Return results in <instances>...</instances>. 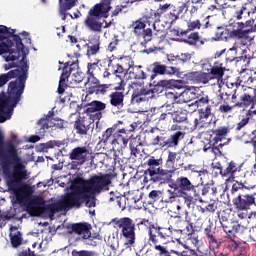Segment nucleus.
Here are the masks:
<instances>
[{
	"label": "nucleus",
	"instance_id": "nucleus-20",
	"mask_svg": "<svg viewBox=\"0 0 256 256\" xmlns=\"http://www.w3.org/2000/svg\"><path fill=\"white\" fill-rule=\"evenodd\" d=\"M221 228H223V232L228 235L229 238H235L236 234L241 229V224L234 221H227L225 218H221Z\"/></svg>",
	"mask_w": 256,
	"mask_h": 256
},
{
	"label": "nucleus",
	"instance_id": "nucleus-4",
	"mask_svg": "<svg viewBox=\"0 0 256 256\" xmlns=\"http://www.w3.org/2000/svg\"><path fill=\"white\" fill-rule=\"evenodd\" d=\"M112 1L114 0H101L99 3H96L91 7L84 22L88 30L93 33L103 32V22L99 20L109 18V13L112 9Z\"/></svg>",
	"mask_w": 256,
	"mask_h": 256
},
{
	"label": "nucleus",
	"instance_id": "nucleus-54",
	"mask_svg": "<svg viewBox=\"0 0 256 256\" xmlns=\"http://www.w3.org/2000/svg\"><path fill=\"white\" fill-rule=\"evenodd\" d=\"M128 6L127 4H118L115 6L114 10L112 11V17H117L121 13H127Z\"/></svg>",
	"mask_w": 256,
	"mask_h": 256
},
{
	"label": "nucleus",
	"instance_id": "nucleus-58",
	"mask_svg": "<svg viewBox=\"0 0 256 256\" xmlns=\"http://www.w3.org/2000/svg\"><path fill=\"white\" fill-rule=\"evenodd\" d=\"M135 35L138 37H142L144 39V42H142V44H147L149 41L152 40V30L150 28L143 30L141 34H135Z\"/></svg>",
	"mask_w": 256,
	"mask_h": 256
},
{
	"label": "nucleus",
	"instance_id": "nucleus-53",
	"mask_svg": "<svg viewBox=\"0 0 256 256\" xmlns=\"http://www.w3.org/2000/svg\"><path fill=\"white\" fill-rule=\"evenodd\" d=\"M72 256H98V253H96L93 250H76L73 249L71 252Z\"/></svg>",
	"mask_w": 256,
	"mask_h": 256
},
{
	"label": "nucleus",
	"instance_id": "nucleus-55",
	"mask_svg": "<svg viewBox=\"0 0 256 256\" xmlns=\"http://www.w3.org/2000/svg\"><path fill=\"white\" fill-rule=\"evenodd\" d=\"M190 60H191V55L189 53L168 58V61H180L183 64H185L186 62H189Z\"/></svg>",
	"mask_w": 256,
	"mask_h": 256
},
{
	"label": "nucleus",
	"instance_id": "nucleus-15",
	"mask_svg": "<svg viewBox=\"0 0 256 256\" xmlns=\"http://www.w3.org/2000/svg\"><path fill=\"white\" fill-rule=\"evenodd\" d=\"M106 110V103L98 100H94L86 104V115H91L93 121H99L103 118V113L101 111Z\"/></svg>",
	"mask_w": 256,
	"mask_h": 256
},
{
	"label": "nucleus",
	"instance_id": "nucleus-59",
	"mask_svg": "<svg viewBox=\"0 0 256 256\" xmlns=\"http://www.w3.org/2000/svg\"><path fill=\"white\" fill-rule=\"evenodd\" d=\"M242 75L243 73L237 78L236 87L241 86V84H246V82L250 84L254 83V78L249 76V74H247V77Z\"/></svg>",
	"mask_w": 256,
	"mask_h": 256
},
{
	"label": "nucleus",
	"instance_id": "nucleus-30",
	"mask_svg": "<svg viewBox=\"0 0 256 256\" xmlns=\"http://www.w3.org/2000/svg\"><path fill=\"white\" fill-rule=\"evenodd\" d=\"M73 129L77 135L86 136L88 135V131H90V125H87L85 120L78 118L73 122Z\"/></svg>",
	"mask_w": 256,
	"mask_h": 256
},
{
	"label": "nucleus",
	"instance_id": "nucleus-64",
	"mask_svg": "<svg viewBox=\"0 0 256 256\" xmlns=\"http://www.w3.org/2000/svg\"><path fill=\"white\" fill-rule=\"evenodd\" d=\"M249 121H250V117L249 116H244L241 119V121L236 124L235 130L237 132H240L243 128H245L249 124Z\"/></svg>",
	"mask_w": 256,
	"mask_h": 256
},
{
	"label": "nucleus",
	"instance_id": "nucleus-7",
	"mask_svg": "<svg viewBox=\"0 0 256 256\" xmlns=\"http://www.w3.org/2000/svg\"><path fill=\"white\" fill-rule=\"evenodd\" d=\"M186 133L184 131H176L170 136H166L164 133L155 136L152 139V146H159V148H177L180 145V141L185 139Z\"/></svg>",
	"mask_w": 256,
	"mask_h": 256
},
{
	"label": "nucleus",
	"instance_id": "nucleus-43",
	"mask_svg": "<svg viewBox=\"0 0 256 256\" xmlns=\"http://www.w3.org/2000/svg\"><path fill=\"white\" fill-rule=\"evenodd\" d=\"M116 202L118 209L125 210L127 208V198L125 196L110 197V202Z\"/></svg>",
	"mask_w": 256,
	"mask_h": 256
},
{
	"label": "nucleus",
	"instance_id": "nucleus-1",
	"mask_svg": "<svg viewBox=\"0 0 256 256\" xmlns=\"http://www.w3.org/2000/svg\"><path fill=\"white\" fill-rule=\"evenodd\" d=\"M25 46L21 36L16 34V29H11L5 25H0V56H4L5 61H15L25 54Z\"/></svg>",
	"mask_w": 256,
	"mask_h": 256
},
{
	"label": "nucleus",
	"instance_id": "nucleus-25",
	"mask_svg": "<svg viewBox=\"0 0 256 256\" xmlns=\"http://www.w3.org/2000/svg\"><path fill=\"white\" fill-rule=\"evenodd\" d=\"M204 235L208 239V244L213 249H219L221 246V242L215 238V231H213V224H208L207 227L204 228Z\"/></svg>",
	"mask_w": 256,
	"mask_h": 256
},
{
	"label": "nucleus",
	"instance_id": "nucleus-11",
	"mask_svg": "<svg viewBox=\"0 0 256 256\" xmlns=\"http://www.w3.org/2000/svg\"><path fill=\"white\" fill-rule=\"evenodd\" d=\"M168 184V187H170L173 190L189 193L193 192L196 188L200 187L201 184H193L187 177L180 176L176 178V180H172L170 182H166Z\"/></svg>",
	"mask_w": 256,
	"mask_h": 256
},
{
	"label": "nucleus",
	"instance_id": "nucleus-10",
	"mask_svg": "<svg viewBox=\"0 0 256 256\" xmlns=\"http://www.w3.org/2000/svg\"><path fill=\"white\" fill-rule=\"evenodd\" d=\"M255 196V193L241 192V194H237L236 197L232 198V205H234L237 212L249 211L250 207L256 204Z\"/></svg>",
	"mask_w": 256,
	"mask_h": 256
},
{
	"label": "nucleus",
	"instance_id": "nucleus-19",
	"mask_svg": "<svg viewBox=\"0 0 256 256\" xmlns=\"http://www.w3.org/2000/svg\"><path fill=\"white\" fill-rule=\"evenodd\" d=\"M90 155V150L86 146L73 148L69 153V159L72 161H78L79 165H83L87 162V158Z\"/></svg>",
	"mask_w": 256,
	"mask_h": 256
},
{
	"label": "nucleus",
	"instance_id": "nucleus-41",
	"mask_svg": "<svg viewBox=\"0 0 256 256\" xmlns=\"http://www.w3.org/2000/svg\"><path fill=\"white\" fill-rule=\"evenodd\" d=\"M112 69H114L113 74L115 77L120 79L123 83V79H125V76L128 74V71H130V68L120 67V66H112Z\"/></svg>",
	"mask_w": 256,
	"mask_h": 256
},
{
	"label": "nucleus",
	"instance_id": "nucleus-51",
	"mask_svg": "<svg viewBox=\"0 0 256 256\" xmlns=\"http://www.w3.org/2000/svg\"><path fill=\"white\" fill-rule=\"evenodd\" d=\"M245 189H246V186H244V184L236 182L232 184L231 194L233 196H237L238 194H241V193H247Z\"/></svg>",
	"mask_w": 256,
	"mask_h": 256
},
{
	"label": "nucleus",
	"instance_id": "nucleus-16",
	"mask_svg": "<svg viewBox=\"0 0 256 256\" xmlns=\"http://www.w3.org/2000/svg\"><path fill=\"white\" fill-rule=\"evenodd\" d=\"M250 30L239 31L229 29H221V31L216 32V38L220 41H228L229 39H247Z\"/></svg>",
	"mask_w": 256,
	"mask_h": 256
},
{
	"label": "nucleus",
	"instance_id": "nucleus-17",
	"mask_svg": "<svg viewBox=\"0 0 256 256\" xmlns=\"http://www.w3.org/2000/svg\"><path fill=\"white\" fill-rule=\"evenodd\" d=\"M226 165V168L221 169L220 176L228 177L226 181H232L234 178H236V174L241 172L242 164H238V162L235 161H229Z\"/></svg>",
	"mask_w": 256,
	"mask_h": 256
},
{
	"label": "nucleus",
	"instance_id": "nucleus-44",
	"mask_svg": "<svg viewBox=\"0 0 256 256\" xmlns=\"http://www.w3.org/2000/svg\"><path fill=\"white\" fill-rule=\"evenodd\" d=\"M171 116H173V121L176 123H183L188 120V113L186 110H178Z\"/></svg>",
	"mask_w": 256,
	"mask_h": 256
},
{
	"label": "nucleus",
	"instance_id": "nucleus-62",
	"mask_svg": "<svg viewBox=\"0 0 256 256\" xmlns=\"http://www.w3.org/2000/svg\"><path fill=\"white\" fill-rule=\"evenodd\" d=\"M154 113H155V115L159 116V118H155L156 120H158V122L169 120L170 114L162 113L161 108H154Z\"/></svg>",
	"mask_w": 256,
	"mask_h": 256
},
{
	"label": "nucleus",
	"instance_id": "nucleus-47",
	"mask_svg": "<svg viewBox=\"0 0 256 256\" xmlns=\"http://www.w3.org/2000/svg\"><path fill=\"white\" fill-rule=\"evenodd\" d=\"M125 198L129 202L136 204L141 200V194L139 193L138 190H133L131 192H128Z\"/></svg>",
	"mask_w": 256,
	"mask_h": 256
},
{
	"label": "nucleus",
	"instance_id": "nucleus-32",
	"mask_svg": "<svg viewBox=\"0 0 256 256\" xmlns=\"http://www.w3.org/2000/svg\"><path fill=\"white\" fill-rule=\"evenodd\" d=\"M160 17H162L161 14H157L154 10H149L144 13L143 17L136 20V22L151 24L159 21Z\"/></svg>",
	"mask_w": 256,
	"mask_h": 256
},
{
	"label": "nucleus",
	"instance_id": "nucleus-34",
	"mask_svg": "<svg viewBox=\"0 0 256 256\" xmlns=\"http://www.w3.org/2000/svg\"><path fill=\"white\" fill-rule=\"evenodd\" d=\"M250 141H245V144L252 145L253 148V155L255 156V163L252 166V175L256 176V122H255V128L250 132L249 134Z\"/></svg>",
	"mask_w": 256,
	"mask_h": 256
},
{
	"label": "nucleus",
	"instance_id": "nucleus-52",
	"mask_svg": "<svg viewBox=\"0 0 256 256\" xmlns=\"http://www.w3.org/2000/svg\"><path fill=\"white\" fill-rule=\"evenodd\" d=\"M145 165H147V167H149V169H156L158 168L160 165H162V159H156V157L151 156L149 159H147Z\"/></svg>",
	"mask_w": 256,
	"mask_h": 256
},
{
	"label": "nucleus",
	"instance_id": "nucleus-9",
	"mask_svg": "<svg viewBox=\"0 0 256 256\" xmlns=\"http://www.w3.org/2000/svg\"><path fill=\"white\" fill-rule=\"evenodd\" d=\"M67 230H69V234H75L82 237V240L90 241L87 244L91 246H96L93 240L99 239V234H91V225L89 223H75L67 227Z\"/></svg>",
	"mask_w": 256,
	"mask_h": 256
},
{
	"label": "nucleus",
	"instance_id": "nucleus-18",
	"mask_svg": "<svg viewBox=\"0 0 256 256\" xmlns=\"http://www.w3.org/2000/svg\"><path fill=\"white\" fill-rule=\"evenodd\" d=\"M196 138L199 139L202 144H204V151H208L209 149H212V151L219 152V148L217 144L220 143V141H215L213 139L212 134L206 131H202L199 134H197Z\"/></svg>",
	"mask_w": 256,
	"mask_h": 256
},
{
	"label": "nucleus",
	"instance_id": "nucleus-23",
	"mask_svg": "<svg viewBox=\"0 0 256 256\" xmlns=\"http://www.w3.org/2000/svg\"><path fill=\"white\" fill-rule=\"evenodd\" d=\"M152 229H154L155 234L152 232ZM149 231H151L152 234L155 235L156 239L160 238L162 240H168L172 238V230L170 228L159 227L152 224L149 226Z\"/></svg>",
	"mask_w": 256,
	"mask_h": 256
},
{
	"label": "nucleus",
	"instance_id": "nucleus-31",
	"mask_svg": "<svg viewBox=\"0 0 256 256\" xmlns=\"http://www.w3.org/2000/svg\"><path fill=\"white\" fill-rule=\"evenodd\" d=\"M99 46H101V41H99V38L90 39L88 44H86V56H96V54L99 53Z\"/></svg>",
	"mask_w": 256,
	"mask_h": 256
},
{
	"label": "nucleus",
	"instance_id": "nucleus-50",
	"mask_svg": "<svg viewBox=\"0 0 256 256\" xmlns=\"http://www.w3.org/2000/svg\"><path fill=\"white\" fill-rule=\"evenodd\" d=\"M181 156L174 151H168V157H167V161L166 164L167 166H174L175 162H177L178 160H180Z\"/></svg>",
	"mask_w": 256,
	"mask_h": 256
},
{
	"label": "nucleus",
	"instance_id": "nucleus-13",
	"mask_svg": "<svg viewBox=\"0 0 256 256\" xmlns=\"http://www.w3.org/2000/svg\"><path fill=\"white\" fill-rule=\"evenodd\" d=\"M79 69V63L77 62H65L64 67L62 68L61 78L59 79V86L57 87V93L62 95L66 91V79L70 77L73 71Z\"/></svg>",
	"mask_w": 256,
	"mask_h": 256
},
{
	"label": "nucleus",
	"instance_id": "nucleus-57",
	"mask_svg": "<svg viewBox=\"0 0 256 256\" xmlns=\"http://www.w3.org/2000/svg\"><path fill=\"white\" fill-rule=\"evenodd\" d=\"M236 107L238 106H234V105L230 106L228 105V103H223L218 107V112L224 115H228L229 113L233 112V109Z\"/></svg>",
	"mask_w": 256,
	"mask_h": 256
},
{
	"label": "nucleus",
	"instance_id": "nucleus-35",
	"mask_svg": "<svg viewBox=\"0 0 256 256\" xmlns=\"http://www.w3.org/2000/svg\"><path fill=\"white\" fill-rule=\"evenodd\" d=\"M213 185L212 184H200L199 187L191 191V196L194 199V197L199 198L201 196H207V194L210 193Z\"/></svg>",
	"mask_w": 256,
	"mask_h": 256
},
{
	"label": "nucleus",
	"instance_id": "nucleus-2",
	"mask_svg": "<svg viewBox=\"0 0 256 256\" xmlns=\"http://www.w3.org/2000/svg\"><path fill=\"white\" fill-rule=\"evenodd\" d=\"M90 196H93L90 192L72 190V192L65 193L62 199L56 203L43 204V206H41V211H43L44 214L49 215V217H53L54 214L58 212L69 211L70 209H80Z\"/></svg>",
	"mask_w": 256,
	"mask_h": 256
},
{
	"label": "nucleus",
	"instance_id": "nucleus-12",
	"mask_svg": "<svg viewBox=\"0 0 256 256\" xmlns=\"http://www.w3.org/2000/svg\"><path fill=\"white\" fill-rule=\"evenodd\" d=\"M183 198L184 204H186V207L188 209H191V206L193 205V196L191 193L188 192H182L180 190H167V194L163 199V202L166 204H172L173 202L177 201V198Z\"/></svg>",
	"mask_w": 256,
	"mask_h": 256
},
{
	"label": "nucleus",
	"instance_id": "nucleus-24",
	"mask_svg": "<svg viewBox=\"0 0 256 256\" xmlns=\"http://www.w3.org/2000/svg\"><path fill=\"white\" fill-rule=\"evenodd\" d=\"M9 231L11 232L9 233V239L11 241L12 248L17 249L22 245V234L18 230L17 226L13 225L9 227Z\"/></svg>",
	"mask_w": 256,
	"mask_h": 256
},
{
	"label": "nucleus",
	"instance_id": "nucleus-6",
	"mask_svg": "<svg viewBox=\"0 0 256 256\" xmlns=\"http://www.w3.org/2000/svg\"><path fill=\"white\" fill-rule=\"evenodd\" d=\"M112 223H114L115 228L121 230L122 237L126 240L125 245L128 247H133L136 240L135 222L129 217H123L114 218V220H112Z\"/></svg>",
	"mask_w": 256,
	"mask_h": 256
},
{
	"label": "nucleus",
	"instance_id": "nucleus-39",
	"mask_svg": "<svg viewBox=\"0 0 256 256\" xmlns=\"http://www.w3.org/2000/svg\"><path fill=\"white\" fill-rule=\"evenodd\" d=\"M238 49L236 47L229 48L228 52H226V61L227 62H239L244 61L242 57H237Z\"/></svg>",
	"mask_w": 256,
	"mask_h": 256
},
{
	"label": "nucleus",
	"instance_id": "nucleus-46",
	"mask_svg": "<svg viewBox=\"0 0 256 256\" xmlns=\"http://www.w3.org/2000/svg\"><path fill=\"white\" fill-rule=\"evenodd\" d=\"M210 75L215 79L223 78V75H225V67L213 66L212 69H210Z\"/></svg>",
	"mask_w": 256,
	"mask_h": 256
},
{
	"label": "nucleus",
	"instance_id": "nucleus-48",
	"mask_svg": "<svg viewBox=\"0 0 256 256\" xmlns=\"http://www.w3.org/2000/svg\"><path fill=\"white\" fill-rule=\"evenodd\" d=\"M195 23H199L202 26V29L212 28V24H210V16H200L199 19L193 20Z\"/></svg>",
	"mask_w": 256,
	"mask_h": 256
},
{
	"label": "nucleus",
	"instance_id": "nucleus-33",
	"mask_svg": "<svg viewBox=\"0 0 256 256\" xmlns=\"http://www.w3.org/2000/svg\"><path fill=\"white\" fill-rule=\"evenodd\" d=\"M178 19H180V11L175 8L163 14V23L165 25H173Z\"/></svg>",
	"mask_w": 256,
	"mask_h": 256
},
{
	"label": "nucleus",
	"instance_id": "nucleus-63",
	"mask_svg": "<svg viewBox=\"0 0 256 256\" xmlns=\"http://www.w3.org/2000/svg\"><path fill=\"white\" fill-rule=\"evenodd\" d=\"M151 94H157L156 92H154L153 90H151L150 88H141L140 90H134L133 91V95H140V96H148Z\"/></svg>",
	"mask_w": 256,
	"mask_h": 256
},
{
	"label": "nucleus",
	"instance_id": "nucleus-21",
	"mask_svg": "<svg viewBox=\"0 0 256 256\" xmlns=\"http://www.w3.org/2000/svg\"><path fill=\"white\" fill-rule=\"evenodd\" d=\"M125 93L123 91H114L109 94L110 107L122 110L125 107Z\"/></svg>",
	"mask_w": 256,
	"mask_h": 256
},
{
	"label": "nucleus",
	"instance_id": "nucleus-38",
	"mask_svg": "<svg viewBox=\"0 0 256 256\" xmlns=\"http://www.w3.org/2000/svg\"><path fill=\"white\" fill-rule=\"evenodd\" d=\"M224 248L228 249L231 252H236L239 249H244L243 247L239 246V242L234 240V237H228L224 240Z\"/></svg>",
	"mask_w": 256,
	"mask_h": 256
},
{
	"label": "nucleus",
	"instance_id": "nucleus-28",
	"mask_svg": "<svg viewBox=\"0 0 256 256\" xmlns=\"http://www.w3.org/2000/svg\"><path fill=\"white\" fill-rule=\"evenodd\" d=\"M188 79L194 83L207 84L210 81V75L205 72H189Z\"/></svg>",
	"mask_w": 256,
	"mask_h": 256
},
{
	"label": "nucleus",
	"instance_id": "nucleus-26",
	"mask_svg": "<svg viewBox=\"0 0 256 256\" xmlns=\"http://www.w3.org/2000/svg\"><path fill=\"white\" fill-rule=\"evenodd\" d=\"M149 242L154 244V250L159 252L155 256H171L167 247L159 245V240L156 238V235L152 234V231H149Z\"/></svg>",
	"mask_w": 256,
	"mask_h": 256
},
{
	"label": "nucleus",
	"instance_id": "nucleus-14",
	"mask_svg": "<svg viewBox=\"0 0 256 256\" xmlns=\"http://www.w3.org/2000/svg\"><path fill=\"white\" fill-rule=\"evenodd\" d=\"M256 98L252 97V95L248 93H244L239 97V102H236L234 104V107H237L239 109H249L247 112V115H256Z\"/></svg>",
	"mask_w": 256,
	"mask_h": 256
},
{
	"label": "nucleus",
	"instance_id": "nucleus-22",
	"mask_svg": "<svg viewBox=\"0 0 256 256\" xmlns=\"http://www.w3.org/2000/svg\"><path fill=\"white\" fill-rule=\"evenodd\" d=\"M77 3H79V0H59V14L62 16V20H66L67 16L72 18V15L67 11L76 7Z\"/></svg>",
	"mask_w": 256,
	"mask_h": 256
},
{
	"label": "nucleus",
	"instance_id": "nucleus-37",
	"mask_svg": "<svg viewBox=\"0 0 256 256\" xmlns=\"http://www.w3.org/2000/svg\"><path fill=\"white\" fill-rule=\"evenodd\" d=\"M169 86V82L167 80H159V81H152L150 84V88L154 93L160 94L164 92L165 89Z\"/></svg>",
	"mask_w": 256,
	"mask_h": 256
},
{
	"label": "nucleus",
	"instance_id": "nucleus-8",
	"mask_svg": "<svg viewBox=\"0 0 256 256\" xmlns=\"http://www.w3.org/2000/svg\"><path fill=\"white\" fill-rule=\"evenodd\" d=\"M144 179H148L155 184H166L170 183L173 179V171L162 168H147L144 171Z\"/></svg>",
	"mask_w": 256,
	"mask_h": 256
},
{
	"label": "nucleus",
	"instance_id": "nucleus-3",
	"mask_svg": "<svg viewBox=\"0 0 256 256\" xmlns=\"http://www.w3.org/2000/svg\"><path fill=\"white\" fill-rule=\"evenodd\" d=\"M114 174H93L89 179L78 178L73 182V188L77 191L90 193L93 196L109 191Z\"/></svg>",
	"mask_w": 256,
	"mask_h": 256
},
{
	"label": "nucleus",
	"instance_id": "nucleus-60",
	"mask_svg": "<svg viewBox=\"0 0 256 256\" xmlns=\"http://www.w3.org/2000/svg\"><path fill=\"white\" fill-rule=\"evenodd\" d=\"M211 113H212V108H210V106H205V108H200L199 109L200 120L209 118Z\"/></svg>",
	"mask_w": 256,
	"mask_h": 256
},
{
	"label": "nucleus",
	"instance_id": "nucleus-45",
	"mask_svg": "<svg viewBox=\"0 0 256 256\" xmlns=\"http://www.w3.org/2000/svg\"><path fill=\"white\" fill-rule=\"evenodd\" d=\"M146 24H148V22L134 21L133 24H131L134 35H140L143 31H145Z\"/></svg>",
	"mask_w": 256,
	"mask_h": 256
},
{
	"label": "nucleus",
	"instance_id": "nucleus-56",
	"mask_svg": "<svg viewBox=\"0 0 256 256\" xmlns=\"http://www.w3.org/2000/svg\"><path fill=\"white\" fill-rule=\"evenodd\" d=\"M173 9H177L174 6L170 5V4H164V5H159V9H157V12H155V14L157 15H164L169 13L170 11H172Z\"/></svg>",
	"mask_w": 256,
	"mask_h": 256
},
{
	"label": "nucleus",
	"instance_id": "nucleus-61",
	"mask_svg": "<svg viewBox=\"0 0 256 256\" xmlns=\"http://www.w3.org/2000/svg\"><path fill=\"white\" fill-rule=\"evenodd\" d=\"M187 26H188V29L184 31L183 34L202 29V25L199 22H195V21H189Z\"/></svg>",
	"mask_w": 256,
	"mask_h": 256
},
{
	"label": "nucleus",
	"instance_id": "nucleus-49",
	"mask_svg": "<svg viewBox=\"0 0 256 256\" xmlns=\"http://www.w3.org/2000/svg\"><path fill=\"white\" fill-rule=\"evenodd\" d=\"M36 124L38 125V127H40V134H44L46 130L52 128V126H50L51 124L48 118H40V120H38Z\"/></svg>",
	"mask_w": 256,
	"mask_h": 256
},
{
	"label": "nucleus",
	"instance_id": "nucleus-36",
	"mask_svg": "<svg viewBox=\"0 0 256 256\" xmlns=\"http://www.w3.org/2000/svg\"><path fill=\"white\" fill-rule=\"evenodd\" d=\"M151 81H153L157 75H165V72H167V66L161 64L160 62H154L151 64Z\"/></svg>",
	"mask_w": 256,
	"mask_h": 256
},
{
	"label": "nucleus",
	"instance_id": "nucleus-27",
	"mask_svg": "<svg viewBox=\"0 0 256 256\" xmlns=\"http://www.w3.org/2000/svg\"><path fill=\"white\" fill-rule=\"evenodd\" d=\"M230 131L231 129L228 126H221L218 129L209 130L205 132L210 133V135H212L213 137V140L221 142L226 139Z\"/></svg>",
	"mask_w": 256,
	"mask_h": 256
},
{
	"label": "nucleus",
	"instance_id": "nucleus-29",
	"mask_svg": "<svg viewBox=\"0 0 256 256\" xmlns=\"http://www.w3.org/2000/svg\"><path fill=\"white\" fill-rule=\"evenodd\" d=\"M101 63V60H98L97 62L94 63H88L87 64V71L86 74L90 75L91 78H95V77H100L103 74L104 69H102L101 67H103Z\"/></svg>",
	"mask_w": 256,
	"mask_h": 256
},
{
	"label": "nucleus",
	"instance_id": "nucleus-5",
	"mask_svg": "<svg viewBox=\"0 0 256 256\" xmlns=\"http://www.w3.org/2000/svg\"><path fill=\"white\" fill-rule=\"evenodd\" d=\"M136 127H138V125L133 123L130 125L129 130L120 129L115 131L114 127L107 128V130L102 133L99 143H103L104 146H109L110 150L114 152H120L127 146L128 133L135 132Z\"/></svg>",
	"mask_w": 256,
	"mask_h": 256
},
{
	"label": "nucleus",
	"instance_id": "nucleus-40",
	"mask_svg": "<svg viewBox=\"0 0 256 256\" xmlns=\"http://www.w3.org/2000/svg\"><path fill=\"white\" fill-rule=\"evenodd\" d=\"M199 42H201L199 32H191V34L188 35V38L183 40V43L188 44L189 46H196Z\"/></svg>",
	"mask_w": 256,
	"mask_h": 256
},
{
	"label": "nucleus",
	"instance_id": "nucleus-42",
	"mask_svg": "<svg viewBox=\"0 0 256 256\" xmlns=\"http://www.w3.org/2000/svg\"><path fill=\"white\" fill-rule=\"evenodd\" d=\"M135 63L133 62V59H131L130 56H124L120 58V61L118 64H115L114 67H122V68H130L133 67Z\"/></svg>",
	"mask_w": 256,
	"mask_h": 256
}]
</instances>
